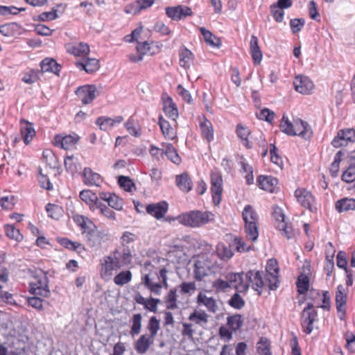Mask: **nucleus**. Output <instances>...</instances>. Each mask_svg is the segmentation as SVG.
<instances>
[{
  "mask_svg": "<svg viewBox=\"0 0 355 355\" xmlns=\"http://www.w3.org/2000/svg\"><path fill=\"white\" fill-rule=\"evenodd\" d=\"M95 209L99 210L100 213L110 220H116L115 212L110 207H107L105 204L101 202L98 204Z\"/></svg>",
  "mask_w": 355,
  "mask_h": 355,
  "instance_id": "nucleus-46",
  "label": "nucleus"
},
{
  "mask_svg": "<svg viewBox=\"0 0 355 355\" xmlns=\"http://www.w3.org/2000/svg\"><path fill=\"white\" fill-rule=\"evenodd\" d=\"M208 314L205 312H199L196 310H195L193 313H191L188 319L189 321L193 322V324H198L200 326H203L205 324H207L208 322Z\"/></svg>",
  "mask_w": 355,
  "mask_h": 355,
  "instance_id": "nucleus-37",
  "label": "nucleus"
},
{
  "mask_svg": "<svg viewBox=\"0 0 355 355\" xmlns=\"http://www.w3.org/2000/svg\"><path fill=\"white\" fill-rule=\"evenodd\" d=\"M318 313L313 308L312 303H308L302 311L301 315V324L303 331L310 334L313 329V323L317 320Z\"/></svg>",
  "mask_w": 355,
  "mask_h": 355,
  "instance_id": "nucleus-9",
  "label": "nucleus"
},
{
  "mask_svg": "<svg viewBox=\"0 0 355 355\" xmlns=\"http://www.w3.org/2000/svg\"><path fill=\"white\" fill-rule=\"evenodd\" d=\"M195 329H193V323L183 322L182 329L181 334L184 337H187L189 339H193Z\"/></svg>",
  "mask_w": 355,
  "mask_h": 355,
  "instance_id": "nucleus-59",
  "label": "nucleus"
},
{
  "mask_svg": "<svg viewBox=\"0 0 355 355\" xmlns=\"http://www.w3.org/2000/svg\"><path fill=\"white\" fill-rule=\"evenodd\" d=\"M200 127L202 137L208 142L211 141L214 139V128L211 123L207 119H205L200 123Z\"/></svg>",
  "mask_w": 355,
  "mask_h": 355,
  "instance_id": "nucleus-39",
  "label": "nucleus"
},
{
  "mask_svg": "<svg viewBox=\"0 0 355 355\" xmlns=\"http://www.w3.org/2000/svg\"><path fill=\"white\" fill-rule=\"evenodd\" d=\"M175 183L177 187L184 193H188L192 189V181L187 173L176 175Z\"/></svg>",
  "mask_w": 355,
  "mask_h": 355,
  "instance_id": "nucleus-27",
  "label": "nucleus"
},
{
  "mask_svg": "<svg viewBox=\"0 0 355 355\" xmlns=\"http://www.w3.org/2000/svg\"><path fill=\"white\" fill-rule=\"evenodd\" d=\"M280 128L282 131L290 136H299L304 139H309L313 135L311 125L299 118L290 121L288 118L283 116Z\"/></svg>",
  "mask_w": 355,
  "mask_h": 355,
  "instance_id": "nucleus-1",
  "label": "nucleus"
},
{
  "mask_svg": "<svg viewBox=\"0 0 355 355\" xmlns=\"http://www.w3.org/2000/svg\"><path fill=\"white\" fill-rule=\"evenodd\" d=\"M78 140V137L74 135H66L64 137L61 135H56L54 139V144L56 146L62 148L65 150L73 148Z\"/></svg>",
  "mask_w": 355,
  "mask_h": 355,
  "instance_id": "nucleus-20",
  "label": "nucleus"
},
{
  "mask_svg": "<svg viewBox=\"0 0 355 355\" xmlns=\"http://www.w3.org/2000/svg\"><path fill=\"white\" fill-rule=\"evenodd\" d=\"M159 125L166 139L172 140L175 137L176 133L174 129L170 125L169 122L165 120L162 116H159Z\"/></svg>",
  "mask_w": 355,
  "mask_h": 355,
  "instance_id": "nucleus-35",
  "label": "nucleus"
},
{
  "mask_svg": "<svg viewBox=\"0 0 355 355\" xmlns=\"http://www.w3.org/2000/svg\"><path fill=\"white\" fill-rule=\"evenodd\" d=\"M336 209L339 212L348 211L355 209V199L344 198L336 201Z\"/></svg>",
  "mask_w": 355,
  "mask_h": 355,
  "instance_id": "nucleus-33",
  "label": "nucleus"
},
{
  "mask_svg": "<svg viewBox=\"0 0 355 355\" xmlns=\"http://www.w3.org/2000/svg\"><path fill=\"white\" fill-rule=\"evenodd\" d=\"M212 214L207 211H191L178 216V222L185 226L191 227H199L207 223L211 220Z\"/></svg>",
  "mask_w": 355,
  "mask_h": 355,
  "instance_id": "nucleus-2",
  "label": "nucleus"
},
{
  "mask_svg": "<svg viewBox=\"0 0 355 355\" xmlns=\"http://www.w3.org/2000/svg\"><path fill=\"white\" fill-rule=\"evenodd\" d=\"M309 277L304 274H301L298 277L297 282L298 292L300 294H304L309 289Z\"/></svg>",
  "mask_w": 355,
  "mask_h": 355,
  "instance_id": "nucleus-45",
  "label": "nucleus"
},
{
  "mask_svg": "<svg viewBox=\"0 0 355 355\" xmlns=\"http://www.w3.org/2000/svg\"><path fill=\"white\" fill-rule=\"evenodd\" d=\"M112 253L117 254V255L116 254V257L119 258V261H121V267L130 263L131 261L132 255L128 249L123 250L122 252L115 250Z\"/></svg>",
  "mask_w": 355,
  "mask_h": 355,
  "instance_id": "nucleus-50",
  "label": "nucleus"
},
{
  "mask_svg": "<svg viewBox=\"0 0 355 355\" xmlns=\"http://www.w3.org/2000/svg\"><path fill=\"white\" fill-rule=\"evenodd\" d=\"M198 306H204L207 311L215 313L218 309L216 300L213 297L207 296L205 293L200 292L196 297Z\"/></svg>",
  "mask_w": 355,
  "mask_h": 355,
  "instance_id": "nucleus-18",
  "label": "nucleus"
},
{
  "mask_svg": "<svg viewBox=\"0 0 355 355\" xmlns=\"http://www.w3.org/2000/svg\"><path fill=\"white\" fill-rule=\"evenodd\" d=\"M180 293L191 295L196 290V284L194 282H182L180 285Z\"/></svg>",
  "mask_w": 355,
  "mask_h": 355,
  "instance_id": "nucleus-58",
  "label": "nucleus"
},
{
  "mask_svg": "<svg viewBox=\"0 0 355 355\" xmlns=\"http://www.w3.org/2000/svg\"><path fill=\"white\" fill-rule=\"evenodd\" d=\"M256 115L259 119L271 123L274 119L275 113L268 108H263L257 112Z\"/></svg>",
  "mask_w": 355,
  "mask_h": 355,
  "instance_id": "nucleus-55",
  "label": "nucleus"
},
{
  "mask_svg": "<svg viewBox=\"0 0 355 355\" xmlns=\"http://www.w3.org/2000/svg\"><path fill=\"white\" fill-rule=\"evenodd\" d=\"M229 304L233 308L240 309L243 306L244 301L241 296L239 293H236L229 300Z\"/></svg>",
  "mask_w": 355,
  "mask_h": 355,
  "instance_id": "nucleus-62",
  "label": "nucleus"
},
{
  "mask_svg": "<svg viewBox=\"0 0 355 355\" xmlns=\"http://www.w3.org/2000/svg\"><path fill=\"white\" fill-rule=\"evenodd\" d=\"M101 130L107 131L113 127L111 118L107 116H100L96 121Z\"/></svg>",
  "mask_w": 355,
  "mask_h": 355,
  "instance_id": "nucleus-54",
  "label": "nucleus"
},
{
  "mask_svg": "<svg viewBox=\"0 0 355 355\" xmlns=\"http://www.w3.org/2000/svg\"><path fill=\"white\" fill-rule=\"evenodd\" d=\"M142 283L148 288L152 293L155 295H159L162 289V284L160 282H155L149 275H146L141 278Z\"/></svg>",
  "mask_w": 355,
  "mask_h": 355,
  "instance_id": "nucleus-38",
  "label": "nucleus"
},
{
  "mask_svg": "<svg viewBox=\"0 0 355 355\" xmlns=\"http://www.w3.org/2000/svg\"><path fill=\"white\" fill-rule=\"evenodd\" d=\"M118 183L121 187L126 191L131 192L132 189H135V185L132 180L126 176H120L118 180Z\"/></svg>",
  "mask_w": 355,
  "mask_h": 355,
  "instance_id": "nucleus-52",
  "label": "nucleus"
},
{
  "mask_svg": "<svg viewBox=\"0 0 355 355\" xmlns=\"http://www.w3.org/2000/svg\"><path fill=\"white\" fill-rule=\"evenodd\" d=\"M258 215L250 205L245 206V239L254 242L259 236Z\"/></svg>",
  "mask_w": 355,
  "mask_h": 355,
  "instance_id": "nucleus-3",
  "label": "nucleus"
},
{
  "mask_svg": "<svg viewBox=\"0 0 355 355\" xmlns=\"http://www.w3.org/2000/svg\"><path fill=\"white\" fill-rule=\"evenodd\" d=\"M268 340L266 338H261L257 343V351L260 355H272L270 349Z\"/></svg>",
  "mask_w": 355,
  "mask_h": 355,
  "instance_id": "nucleus-48",
  "label": "nucleus"
},
{
  "mask_svg": "<svg viewBox=\"0 0 355 355\" xmlns=\"http://www.w3.org/2000/svg\"><path fill=\"white\" fill-rule=\"evenodd\" d=\"M20 131L24 143L28 144L35 136L33 124L24 119L20 120Z\"/></svg>",
  "mask_w": 355,
  "mask_h": 355,
  "instance_id": "nucleus-24",
  "label": "nucleus"
},
{
  "mask_svg": "<svg viewBox=\"0 0 355 355\" xmlns=\"http://www.w3.org/2000/svg\"><path fill=\"white\" fill-rule=\"evenodd\" d=\"M30 293L44 297H47L50 295L49 288V279L46 274L40 270L33 277V280L29 283Z\"/></svg>",
  "mask_w": 355,
  "mask_h": 355,
  "instance_id": "nucleus-4",
  "label": "nucleus"
},
{
  "mask_svg": "<svg viewBox=\"0 0 355 355\" xmlns=\"http://www.w3.org/2000/svg\"><path fill=\"white\" fill-rule=\"evenodd\" d=\"M297 200L304 207L313 211L315 209V198L311 193L305 189H297L295 191Z\"/></svg>",
  "mask_w": 355,
  "mask_h": 355,
  "instance_id": "nucleus-15",
  "label": "nucleus"
},
{
  "mask_svg": "<svg viewBox=\"0 0 355 355\" xmlns=\"http://www.w3.org/2000/svg\"><path fill=\"white\" fill-rule=\"evenodd\" d=\"M39 71H30L28 73H24L22 81L27 84H33L39 79Z\"/></svg>",
  "mask_w": 355,
  "mask_h": 355,
  "instance_id": "nucleus-64",
  "label": "nucleus"
},
{
  "mask_svg": "<svg viewBox=\"0 0 355 355\" xmlns=\"http://www.w3.org/2000/svg\"><path fill=\"white\" fill-rule=\"evenodd\" d=\"M6 236L11 239H14L17 241H20L23 239V236L20 234L19 230H17L12 225H6L4 226Z\"/></svg>",
  "mask_w": 355,
  "mask_h": 355,
  "instance_id": "nucleus-44",
  "label": "nucleus"
},
{
  "mask_svg": "<svg viewBox=\"0 0 355 355\" xmlns=\"http://www.w3.org/2000/svg\"><path fill=\"white\" fill-rule=\"evenodd\" d=\"M347 295L342 285L337 286L336 293V304L338 312H343V316L345 315V304Z\"/></svg>",
  "mask_w": 355,
  "mask_h": 355,
  "instance_id": "nucleus-29",
  "label": "nucleus"
},
{
  "mask_svg": "<svg viewBox=\"0 0 355 355\" xmlns=\"http://www.w3.org/2000/svg\"><path fill=\"white\" fill-rule=\"evenodd\" d=\"M265 286L268 287L267 278H263V274L259 270H250L245 274V291L251 287L260 295Z\"/></svg>",
  "mask_w": 355,
  "mask_h": 355,
  "instance_id": "nucleus-7",
  "label": "nucleus"
},
{
  "mask_svg": "<svg viewBox=\"0 0 355 355\" xmlns=\"http://www.w3.org/2000/svg\"><path fill=\"white\" fill-rule=\"evenodd\" d=\"M83 182L89 187H99L103 182V178L98 173L94 172L90 168H85L83 172Z\"/></svg>",
  "mask_w": 355,
  "mask_h": 355,
  "instance_id": "nucleus-19",
  "label": "nucleus"
},
{
  "mask_svg": "<svg viewBox=\"0 0 355 355\" xmlns=\"http://www.w3.org/2000/svg\"><path fill=\"white\" fill-rule=\"evenodd\" d=\"M225 279H218L213 283V287L216 291H223L227 288L234 287L236 290L242 291L243 282L242 273L230 272L225 277Z\"/></svg>",
  "mask_w": 355,
  "mask_h": 355,
  "instance_id": "nucleus-5",
  "label": "nucleus"
},
{
  "mask_svg": "<svg viewBox=\"0 0 355 355\" xmlns=\"http://www.w3.org/2000/svg\"><path fill=\"white\" fill-rule=\"evenodd\" d=\"M354 141H355V130L347 129L340 130L331 144L335 148H340L347 146L349 142Z\"/></svg>",
  "mask_w": 355,
  "mask_h": 355,
  "instance_id": "nucleus-14",
  "label": "nucleus"
},
{
  "mask_svg": "<svg viewBox=\"0 0 355 355\" xmlns=\"http://www.w3.org/2000/svg\"><path fill=\"white\" fill-rule=\"evenodd\" d=\"M176 290L171 289L166 297V308L168 309H175L178 308Z\"/></svg>",
  "mask_w": 355,
  "mask_h": 355,
  "instance_id": "nucleus-53",
  "label": "nucleus"
},
{
  "mask_svg": "<svg viewBox=\"0 0 355 355\" xmlns=\"http://www.w3.org/2000/svg\"><path fill=\"white\" fill-rule=\"evenodd\" d=\"M60 65L52 58H45L41 62L42 72H52L58 74L60 71Z\"/></svg>",
  "mask_w": 355,
  "mask_h": 355,
  "instance_id": "nucleus-34",
  "label": "nucleus"
},
{
  "mask_svg": "<svg viewBox=\"0 0 355 355\" xmlns=\"http://www.w3.org/2000/svg\"><path fill=\"white\" fill-rule=\"evenodd\" d=\"M138 55H130L129 59L132 62H139L143 60L144 55L148 54L150 50V44L148 42H138L137 45Z\"/></svg>",
  "mask_w": 355,
  "mask_h": 355,
  "instance_id": "nucleus-28",
  "label": "nucleus"
},
{
  "mask_svg": "<svg viewBox=\"0 0 355 355\" xmlns=\"http://www.w3.org/2000/svg\"><path fill=\"white\" fill-rule=\"evenodd\" d=\"M163 110L169 118L173 121H175L178 116V111L170 96H167L166 100L164 101Z\"/></svg>",
  "mask_w": 355,
  "mask_h": 355,
  "instance_id": "nucleus-32",
  "label": "nucleus"
},
{
  "mask_svg": "<svg viewBox=\"0 0 355 355\" xmlns=\"http://www.w3.org/2000/svg\"><path fill=\"white\" fill-rule=\"evenodd\" d=\"M270 9L272 16L277 22L279 23L284 20V11L283 8L272 4L270 6Z\"/></svg>",
  "mask_w": 355,
  "mask_h": 355,
  "instance_id": "nucleus-57",
  "label": "nucleus"
},
{
  "mask_svg": "<svg viewBox=\"0 0 355 355\" xmlns=\"http://www.w3.org/2000/svg\"><path fill=\"white\" fill-rule=\"evenodd\" d=\"M168 203L161 201L157 203L150 204L146 207V211L157 219L162 218L168 211Z\"/></svg>",
  "mask_w": 355,
  "mask_h": 355,
  "instance_id": "nucleus-21",
  "label": "nucleus"
},
{
  "mask_svg": "<svg viewBox=\"0 0 355 355\" xmlns=\"http://www.w3.org/2000/svg\"><path fill=\"white\" fill-rule=\"evenodd\" d=\"M267 282H268L269 290H275L279 286V267L275 259L268 261L266 267Z\"/></svg>",
  "mask_w": 355,
  "mask_h": 355,
  "instance_id": "nucleus-11",
  "label": "nucleus"
},
{
  "mask_svg": "<svg viewBox=\"0 0 355 355\" xmlns=\"http://www.w3.org/2000/svg\"><path fill=\"white\" fill-rule=\"evenodd\" d=\"M108 205L111 208L120 211L123 209V201L121 198L114 193L109 200Z\"/></svg>",
  "mask_w": 355,
  "mask_h": 355,
  "instance_id": "nucleus-63",
  "label": "nucleus"
},
{
  "mask_svg": "<svg viewBox=\"0 0 355 355\" xmlns=\"http://www.w3.org/2000/svg\"><path fill=\"white\" fill-rule=\"evenodd\" d=\"M216 252H217L218 256L221 259H230L233 255V252H232L230 247L225 246L223 243H220L217 245Z\"/></svg>",
  "mask_w": 355,
  "mask_h": 355,
  "instance_id": "nucleus-49",
  "label": "nucleus"
},
{
  "mask_svg": "<svg viewBox=\"0 0 355 355\" xmlns=\"http://www.w3.org/2000/svg\"><path fill=\"white\" fill-rule=\"evenodd\" d=\"M167 16L173 20H180L192 15L191 9L185 6H178L166 8Z\"/></svg>",
  "mask_w": 355,
  "mask_h": 355,
  "instance_id": "nucleus-17",
  "label": "nucleus"
},
{
  "mask_svg": "<svg viewBox=\"0 0 355 355\" xmlns=\"http://www.w3.org/2000/svg\"><path fill=\"white\" fill-rule=\"evenodd\" d=\"M67 53L75 56H84L89 52V47L87 43L84 42H71L65 45Z\"/></svg>",
  "mask_w": 355,
  "mask_h": 355,
  "instance_id": "nucleus-22",
  "label": "nucleus"
},
{
  "mask_svg": "<svg viewBox=\"0 0 355 355\" xmlns=\"http://www.w3.org/2000/svg\"><path fill=\"white\" fill-rule=\"evenodd\" d=\"M142 316L140 313L134 314L131 319L132 326L130 329V334L135 336L140 333L141 329Z\"/></svg>",
  "mask_w": 355,
  "mask_h": 355,
  "instance_id": "nucleus-43",
  "label": "nucleus"
},
{
  "mask_svg": "<svg viewBox=\"0 0 355 355\" xmlns=\"http://www.w3.org/2000/svg\"><path fill=\"white\" fill-rule=\"evenodd\" d=\"M257 183L261 189L273 193L277 188L278 180L270 175H260L257 179Z\"/></svg>",
  "mask_w": 355,
  "mask_h": 355,
  "instance_id": "nucleus-23",
  "label": "nucleus"
},
{
  "mask_svg": "<svg viewBox=\"0 0 355 355\" xmlns=\"http://www.w3.org/2000/svg\"><path fill=\"white\" fill-rule=\"evenodd\" d=\"M132 274L130 270H123L118 273L114 277V282L116 285L122 286L127 284L132 280Z\"/></svg>",
  "mask_w": 355,
  "mask_h": 355,
  "instance_id": "nucleus-42",
  "label": "nucleus"
},
{
  "mask_svg": "<svg viewBox=\"0 0 355 355\" xmlns=\"http://www.w3.org/2000/svg\"><path fill=\"white\" fill-rule=\"evenodd\" d=\"M227 324L233 331L239 329L243 324V320L241 315H234L228 317Z\"/></svg>",
  "mask_w": 355,
  "mask_h": 355,
  "instance_id": "nucleus-51",
  "label": "nucleus"
},
{
  "mask_svg": "<svg viewBox=\"0 0 355 355\" xmlns=\"http://www.w3.org/2000/svg\"><path fill=\"white\" fill-rule=\"evenodd\" d=\"M147 329L150 332L149 335L155 338L160 329L159 320L155 316L151 317L149 320Z\"/></svg>",
  "mask_w": 355,
  "mask_h": 355,
  "instance_id": "nucleus-47",
  "label": "nucleus"
},
{
  "mask_svg": "<svg viewBox=\"0 0 355 355\" xmlns=\"http://www.w3.org/2000/svg\"><path fill=\"white\" fill-rule=\"evenodd\" d=\"M59 243L63 247L71 250H78V248L82 247V245L80 243L71 241L67 238L60 239L59 240Z\"/></svg>",
  "mask_w": 355,
  "mask_h": 355,
  "instance_id": "nucleus-61",
  "label": "nucleus"
},
{
  "mask_svg": "<svg viewBox=\"0 0 355 355\" xmlns=\"http://www.w3.org/2000/svg\"><path fill=\"white\" fill-rule=\"evenodd\" d=\"M162 153H164L166 156L172 162L176 164H179L181 162V158L177 153V150L171 144L162 143Z\"/></svg>",
  "mask_w": 355,
  "mask_h": 355,
  "instance_id": "nucleus-30",
  "label": "nucleus"
},
{
  "mask_svg": "<svg viewBox=\"0 0 355 355\" xmlns=\"http://www.w3.org/2000/svg\"><path fill=\"white\" fill-rule=\"evenodd\" d=\"M46 210L49 214V216L54 219H58L61 214V208L60 207L50 203L46 206Z\"/></svg>",
  "mask_w": 355,
  "mask_h": 355,
  "instance_id": "nucleus-60",
  "label": "nucleus"
},
{
  "mask_svg": "<svg viewBox=\"0 0 355 355\" xmlns=\"http://www.w3.org/2000/svg\"><path fill=\"white\" fill-rule=\"evenodd\" d=\"M116 254L111 253L101 260L100 272L103 279H110L112 277L114 272L121 268V261H119V258L116 257Z\"/></svg>",
  "mask_w": 355,
  "mask_h": 355,
  "instance_id": "nucleus-6",
  "label": "nucleus"
},
{
  "mask_svg": "<svg viewBox=\"0 0 355 355\" xmlns=\"http://www.w3.org/2000/svg\"><path fill=\"white\" fill-rule=\"evenodd\" d=\"M155 338L149 334H143L136 341L135 349L138 354H145L153 344Z\"/></svg>",
  "mask_w": 355,
  "mask_h": 355,
  "instance_id": "nucleus-25",
  "label": "nucleus"
},
{
  "mask_svg": "<svg viewBox=\"0 0 355 355\" xmlns=\"http://www.w3.org/2000/svg\"><path fill=\"white\" fill-rule=\"evenodd\" d=\"M272 218L275 227L282 232L288 239L293 236V230L291 225L285 222V216L283 210L279 207H275L272 211Z\"/></svg>",
  "mask_w": 355,
  "mask_h": 355,
  "instance_id": "nucleus-8",
  "label": "nucleus"
},
{
  "mask_svg": "<svg viewBox=\"0 0 355 355\" xmlns=\"http://www.w3.org/2000/svg\"><path fill=\"white\" fill-rule=\"evenodd\" d=\"M76 66L80 69L85 70L87 73H92L99 68V62L95 58H87L85 61L76 62Z\"/></svg>",
  "mask_w": 355,
  "mask_h": 355,
  "instance_id": "nucleus-31",
  "label": "nucleus"
},
{
  "mask_svg": "<svg viewBox=\"0 0 355 355\" xmlns=\"http://www.w3.org/2000/svg\"><path fill=\"white\" fill-rule=\"evenodd\" d=\"M342 180L347 183L352 182L355 180V164H350L343 172Z\"/></svg>",
  "mask_w": 355,
  "mask_h": 355,
  "instance_id": "nucleus-56",
  "label": "nucleus"
},
{
  "mask_svg": "<svg viewBox=\"0 0 355 355\" xmlns=\"http://www.w3.org/2000/svg\"><path fill=\"white\" fill-rule=\"evenodd\" d=\"M96 88L94 85H87L79 87L76 91L79 100L83 104L87 105L93 101L96 97Z\"/></svg>",
  "mask_w": 355,
  "mask_h": 355,
  "instance_id": "nucleus-16",
  "label": "nucleus"
},
{
  "mask_svg": "<svg viewBox=\"0 0 355 355\" xmlns=\"http://www.w3.org/2000/svg\"><path fill=\"white\" fill-rule=\"evenodd\" d=\"M211 178V191L213 201L215 205H218L221 201V196L223 190V180L222 174L217 170L212 171Z\"/></svg>",
  "mask_w": 355,
  "mask_h": 355,
  "instance_id": "nucleus-10",
  "label": "nucleus"
},
{
  "mask_svg": "<svg viewBox=\"0 0 355 355\" xmlns=\"http://www.w3.org/2000/svg\"><path fill=\"white\" fill-rule=\"evenodd\" d=\"M80 198L90 206V208L95 209L100 201L96 193L90 190H83L80 192Z\"/></svg>",
  "mask_w": 355,
  "mask_h": 355,
  "instance_id": "nucleus-36",
  "label": "nucleus"
},
{
  "mask_svg": "<svg viewBox=\"0 0 355 355\" xmlns=\"http://www.w3.org/2000/svg\"><path fill=\"white\" fill-rule=\"evenodd\" d=\"M180 64L184 68L189 67L193 58V55L191 51L184 48L180 50Z\"/></svg>",
  "mask_w": 355,
  "mask_h": 355,
  "instance_id": "nucleus-41",
  "label": "nucleus"
},
{
  "mask_svg": "<svg viewBox=\"0 0 355 355\" xmlns=\"http://www.w3.org/2000/svg\"><path fill=\"white\" fill-rule=\"evenodd\" d=\"M250 53L254 64L261 63L263 58L262 51L259 46L258 38L252 35L250 41Z\"/></svg>",
  "mask_w": 355,
  "mask_h": 355,
  "instance_id": "nucleus-26",
  "label": "nucleus"
},
{
  "mask_svg": "<svg viewBox=\"0 0 355 355\" xmlns=\"http://www.w3.org/2000/svg\"><path fill=\"white\" fill-rule=\"evenodd\" d=\"M194 278L201 281L207 276L211 269V263L205 256L199 257L193 264Z\"/></svg>",
  "mask_w": 355,
  "mask_h": 355,
  "instance_id": "nucleus-12",
  "label": "nucleus"
},
{
  "mask_svg": "<svg viewBox=\"0 0 355 355\" xmlns=\"http://www.w3.org/2000/svg\"><path fill=\"white\" fill-rule=\"evenodd\" d=\"M293 85L295 90L302 94H310L314 89L312 80L308 76L303 75L297 76L293 81Z\"/></svg>",
  "mask_w": 355,
  "mask_h": 355,
  "instance_id": "nucleus-13",
  "label": "nucleus"
},
{
  "mask_svg": "<svg viewBox=\"0 0 355 355\" xmlns=\"http://www.w3.org/2000/svg\"><path fill=\"white\" fill-rule=\"evenodd\" d=\"M200 31L203 35L205 42L214 47H219L221 45L220 40L218 37L214 35L209 31L205 28L201 27Z\"/></svg>",
  "mask_w": 355,
  "mask_h": 355,
  "instance_id": "nucleus-40",
  "label": "nucleus"
}]
</instances>
